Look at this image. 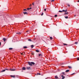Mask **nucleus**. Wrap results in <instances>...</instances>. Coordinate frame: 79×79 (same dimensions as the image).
I'll use <instances>...</instances> for the list:
<instances>
[{"mask_svg": "<svg viewBox=\"0 0 79 79\" xmlns=\"http://www.w3.org/2000/svg\"><path fill=\"white\" fill-rule=\"evenodd\" d=\"M2 40H3L5 42L6 41V39L5 38H3Z\"/></svg>", "mask_w": 79, "mask_h": 79, "instance_id": "nucleus-10", "label": "nucleus"}, {"mask_svg": "<svg viewBox=\"0 0 79 79\" xmlns=\"http://www.w3.org/2000/svg\"><path fill=\"white\" fill-rule=\"evenodd\" d=\"M9 50H13V48H9Z\"/></svg>", "mask_w": 79, "mask_h": 79, "instance_id": "nucleus-17", "label": "nucleus"}, {"mask_svg": "<svg viewBox=\"0 0 79 79\" xmlns=\"http://www.w3.org/2000/svg\"><path fill=\"white\" fill-rule=\"evenodd\" d=\"M64 11V10H59V12H60V13H62V12H63V11Z\"/></svg>", "mask_w": 79, "mask_h": 79, "instance_id": "nucleus-2", "label": "nucleus"}, {"mask_svg": "<svg viewBox=\"0 0 79 79\" xmlns=\"http://www.w3.org/2000/svg\"><path fill=\"white\" fill-rule=\"evenodd\" d=\"M21 55H24V53L23 52L21 53Z\"/></svg>", "mask_w": 79, "mask_h": 79, "instance_id": "nucleus-36", "label": "nucleus"}, {"mask_svg": "<svg viewBox=\"0 0 79 79\" xmlns=\"http://www.w3.org/2000/svg\"><path fill=\"white\" fill-rule=\"evenodd\" d=\"M1 45V42H0V46Z\"/></svg>", "mask_w": 79, "mask_h": 79, "instance_id": "nucleus-46", "label": "nucleus"}, {"mask_svg": "<svg viewBox=\"0 0 79 79\" xmlns=\"http://www.w3.org/2000/svg\"><path fill=\"white\" fill-rule=\"evenodd\" d=\"M31 64H33V65H34V64H35V63L33 62H31Z\"/></svg>", "mask_w": 79, "mask_h": 79, "instance_id": "nucleus-11", "label": "nucleus"}, {"mask_svg": "<svg viewBox=\"0 0 79 79\" xmlns=\"http://www.w3.org/2000/svg\"><path fill=\"white\" fill-rule=\"evenodd\" d=\"M65 18H66V19H67L68 18V16H66V17H65Z\"/></svg>", "mask_w": 79, "mask_h": 79, "instance_id": "nucleus-25", "label": "nucleus"}, {"mask_svg": "<svg viewBox=\"0 0 79 79\" xmlns=\"http://www.w3.org/2000/svg\"><path fill=\"white\" fill-rule=\"evenodd\" d=\"M23 13L24 14V15H28V13L26 12H23Z\"/></svg>", "mask_w": 79, "mask_h": 79, "instance_id": "nucleus-3", "label": "nucleus"}, {"mask_svg": "<svg viewBox=\"0 0 79 79\" xmlns=\"http://www.w3.org/2000/svg\"><path fill=\"white\" fill-rule=\"evenodd\" d=\"M27 10H28V11H29V10H30V9H29V8H27Z\"/></svg>", "mask_w": 79, "mask_h": 79, "instance_id": "nucleus-37", "label": "nucleus"}, {"mask_svg": "<svg viewBox=\"0 0 79 79\" xmlns=\"http://www.w3.org/2000/svg\"><path fill=\"white\" fill-rule=\"evenodd\" d=\"M27 69L28 70H29V69H31V67H27Z\"/></svg>", "mask_w": 79, "mask_h": 79, "instance_id": "nucleus-5", "label": "nucleus"}, {"mask_svg": "<svg viewBox=\"0 0 79 79\" xmlns=\"http://www.w3.org/2000/svg\"><path fill=\"white\" fill-rule=\"evenodd\" d=\"M5 70L4 69V70H3L1 71V73H3V72H5Z\"/></svg>", "mask_w": 79, "mask_h": 79, "instance_id": "nucleus-13", "label": "nucleus"}, {"mask_svg": "<svg viewBox=\"0 0 79 79\" xmlns=\"http://www.w3.org/2000/svg\"><path fill=\"white\" fill-rule=\"evenodd\" d=\"M78 2H79V0L78 1Z\"/></svg>", "mask_w": 79, "mask_h": 79, "instance_id": "nucleus-48", "label": "nucleus"}, {"mask_svg": "<svg viewBox=\"0 0 79 79\" xmlns=\"http://www.w3.org/2000/svg\"><path fill=\"white\" fill-rule=\"evenodd\" d=\"M57 15H55L54 16L55 17H57Z\"/></svg>", "mask_w": 79, "mask_h": 79, "instance_id": "nucleus-35", "label": "nucleus"}, {"mask_svg": "<svg viewBox=\"0 0 79 79\" xmlns=\"http://www.w3.org/2000/svg\"><path fill=\"white\" fill-rule=\"evenodd\" d=\"M37 75H40V73H37Z\"/></svg>", "mask_w": 79, "mask_h": 79, "instance_id": "nucleus-27", "label": "nucleus"}, {"mask_svg": "<svg viewBox=\"0 0 79 79\" xmlns=\"http://www.w3.org/2000/svg\"><path fill=\"white\" fill-rule=\"evenodd\" d=\"M10 71H15V70H16V69H10Z\"/></svg>", "mask_w": 79, "mask_h": 79, "instance_id": "nucleus-7", "label": "nucleus"}, {"mask_svg": "<svg viewBox=\"0 0 79 79\" xmlns=\"http://www.w3.org/2000/svg\"><path fill=\"white\" fill-rule=\"evenodd\" d=\"M27 32H29V31H26Z\"/></svg>", "mask_w": 79, "mask_h": 79, "instance_id": "nucleus-41", "label": "nucleus"}, {"mask_svg": "<svg viewBox=\"0 0 79 79\" xmlns=\"http://www.w3.org/2000/svg\"><path fill=\"white\" fill-rule=\"evenodd\" d=\"M42 56L41 54H39V56Z\"/></svg>", "mask_w": 79, "mask_h": 79, "instance_id": "nucleus-33", "label": "nucleus"}, {"mask_svg": "<svg viewBox=\"0 0 79 79\" xmlns=\"http://www.w3.org/2000/svg\"><path fill=\"white\" fill-rule=\"evenodd\" d=\"M67 10H64V11H63V12H65V13H66V12H67Z\"/></svg>", "mask_w": 79, "mask_h": 79, "instance_id": "nucleus-18", "label": "nucleus"}, {"mask_svg": "<svg viewBox=\"0 0 79 79\" xmlns=\"http://www.w3.org/2000/svg\"><path fill=\"white\" fill-rule=\"evenodd\" d=\"M32 5H33V6H34V3L33 2V3H32Z\"/></svg>", "mask_w": 79, "mask_h": 79, "instance_id": "nucleus-38", "label": "nucleus"}, {"mask_svg": "<svg viewBox=\"0 0 79 79\" xmlns=\"http://www.w3.org/2000/svg\"><path fill=\"white\" fill-rule=\"evenodd\" d=\"M69 70H67L65 71L66 73H68V72H69Z\"/></svg>", "mask_w": 79, "mask_h": 79, "instance_id": "nucleus-15", "label": "nucleus"}, {"mask_svg": "<svg viewBox=\"0 0 79 79\" xmlns=\"http://www.w3.org/2000/svg\"><path fill=\"white\" fill-rule=\"evenodd\" d=\"M5 71H6V70L7 71H9V69H5Z\"/></svg>", "mask_w": 79, "mask_h": 79, "instance_id": "nucleus-24", "label": "nucleus"}, {"mask_svg": "<svg viewBox=\"0 0 79 79\" xmlns=\"http://www.w3.org/2000/svg\"><path fill=\"white\" fill-rule=\"evenodd\" d=\"M19 15H15V18H19Z\"/></svg>", "mask_w": 79, "mask_h": 79, "instance_id": "nucleus-6", "label": "nucleus"}, {"mask_svg": "<svg viewBox=\"0 0 79 79\" xmlns=\"http://www.w3.org/2000/svg\"><path fill=\"white\" fill-rule=\"evenodd\" d=\"M29 9H30V10L31 9H32V8L31 7H30L29 8Z\"/></svg>", "mask_w": 79, "mask_h": 79, "instance_id": "nucleus-43", "label": "nucleus"}, {"mask_svg": "<svg viewBox=\"0 0 79 79\" xmlns=\"http://www.w3.org/2000/svg\"><path fill=\"white\" fill-rule=\"evenodd\" d=\"M31 5H32V4H30V6H31Z\"/></svg>", "mask_w": 79, "mask_h": 79, "instance_id": "nucleus-45", "label": "nucleus"}, {"mask_svg": "<svg viewBox=\"0 0 79 79\" xmlns=\"http://www.w3.org/2000/svg\"><path fill=\"white\" fill-rule=\"evenodd\" d=\"M68 67H69V69H71V66H68Z\"/></svg>", "mask_w": 79, "mask_h": 79, "instance_id": "nucleus-23", "label": "nucleus"}, {"mask_svg": "<svg viewBox=\"0 0 79 79\" xmlns=\"http://www.w3.org/2000/svg\"><path fill=\"white\" fill-rule=\"evenodd\" d=\"M68 14V13H64V15H67Z\"/></svg>", "mask_w": 79, "mask_h": 79, "instance_id": "nucleus-34", "label": "nucleus"}, {"mask_svg": "<svg viewBox=\"0 0 79 79\" xmlns=\"http://www.w3.org/2000/svg\"><path fill=\"white\" fill-rule=\"evenodd\" d=\"M75 16H76V15H74V17H75Z\"/></svg>", "mask_w": 79, "mask_h": 79, "instance_id": "nucleus-47", "label": "nucleus"}, {"mask_svg": "<svg viewBox=\"0 0 79 79\" xmlns=\"http://www.w3.org/2000/svg\"><path fill=\"white\" fill-rule=\"evenodd\" d=\"M55 1V0H51V2H54Z\"/></svg>", "mask_w": 79, "mask_h": 79, "instance_id": "nucleus-31", "label": "nucleus"}, {"mask_svg": "<svg viewBox=\"0 0 79 79\" xmlns=\"http://www.w3.org/2000/svg\"><path fill=\"white\" fill-rule=\"evenodd\" d=\"M23 70H26V68L24 67H23L22 68Z\"/></svg>", "mask_w": 79, "mask_h": 79, "instance_id": "nucleus-12", "label": "nucleus"}, {"mask_svg": "<svg viewBox=\"0 0 79 79\" xmlns=\"http://www.w3.org/2000/svg\"><path fill=\"white\" fill-rule=\"evenodd\" d=\"M21 34V33L20 32L16 33L17 34H19V35H20V34Z\"/></svg>", "mask_w": 79, "mask_h": 79, "instance_id": "nucleus-14", "label": "nucleus"}, {"mask_svg": "<svg viewBox=\"0 0 79 79\" xmlns=\"http://www.w3.org/2000/svg\"><path fill=\"white\" fill-rule=\"evenodd\" d=\"M23 48H27V47L26 46H23Z\"/></svg>", "mask_w": 79, "mask_h": 79, "instance_id": "nucleus-16", "label": "nucleus"}, {"mask_svg": "<svg viewBox=\"0 0 79 79\" xmlns=\"http://www.w3.org/2000/svg\"><path fill=\"white\" fill-rule=\"evenodd\" d=\"M63 45H67L68 44H64Z\"/></svg>", "mask_w": 79, "mask_h": 79, "instance_id": "nucleus-30", "label": "nucleus"}, {"mask_svg": "<svg viewBox=\"0 0 79 79\" xmlns=\"http://www.w3.org/2000/svg\"><path fill=\"white\" fill-rule=\"evenodd\" d=\"M67 5L68 6H70V5L69 4H67Z\"/></svg>", "mask_w": 79, "mask_h": 79, "instance_id": "nucleus-32", "label": "nucleus"}, {"mask_svg": "<svg viewBox=\"0 0 79 79\" xmlns=\"http://www.w3.org/2000/svg\"><path fill=\"white\" fill-rule=\"evenodd\" d=\"M31 48H33V47H34V45H31Z\"/></svg>", "mask_w": 79, "mask_h": 79, "instance_id": "nucleus-20", "label": "nucleus"}, {"mask_svg": "<svg viewBox=\"0 0 79 79\" xmlns=\"http://www.w3.org/2000/svg\"><path fill=\"white\" fill-rule=\"evenodd\" d=\"M77 61H79V57H78L77 58Z\"/></svg>", "mask_w": 79, "mask_h": 79, "instance_id": "nucleus-29", "label": "nucleus"}, {"mask_svg": "<svg viewBox=\"0 0 79 79\" xmlns=\"http://www.w3.org/2000/svg\"><path fill=\"white\" fill-rule=\"evenodd\" d=\"M61 77H62V79H64L65 78V77H64L63 75H61Z\"/></svg>", "mask_w": 79, "mask_h": 79, "instance_id": "nucleus-4", "label": "nucleus"}, {"mask_svg": "<svg viewBox=\"0 0 79 79\" xmlns=\"http://www.w3.org/2000/svg\"><path fill=\"white\" fill-rule=\"evenodd\" d=\"M55 78L56 79H58V76H57V75L55 76Z\"/></svg>", "mask_w": 79, "mask_h": 79, "instance_id": "nucleus-9", "label": "nucleus"}, {"mask_svg": "<svg viewBox=\"0 0 79 79\" xmlns=\"http://www.w3.org/2000/svg\"><path fill=\"white\" fill-rule=\"evenodd\" d=\"M62 74H63V75H65V73H64V72H62Z\"/></svg>", "mask_w": 79, "mask_h": 79, "instance_id": "nucleus-19", "label": "nucleus"}, {"mask_svg": "<svg viewBox=\"0 0 79 79\" xmlns=\"http://www.w3.org/2000/svg\"><path fill=\"white\" fill-rule=\"evenodd\" d=\"M46 9H44V11H46Z\"/></svg>", "mask_w": 79, "mask_h": 79, "instance_id": "nucleus-42", "label": "nucleus"}, {"mask_svg": "<svg viewBox=\"0 0 79 79\" xmlns=\"http://www.w3.org/2000/svg\"><path fill=\"white\" fill-rule=\"evenodd\" d=\"M43 15H44V13H42L41 14V16H43Z\"/></svg>", "mask_w": 79, "mask_h": 79, "instance_id": "nucleus-26", "label": "nucleus"}, {"mask_svg": "<svg viewBox=\"0 0 79 79\" xmlns=\"http://www.w3.org/2000/svg\"><path fill=\"white\" fill-rule=\"evenodd\" d=\"M75 44H77V42H75Z\"/></svg>", "mask_w": 79, "mask_h": 79, "instance_id": "nucleus-40", "label": "nucleus"}, {"mask_svg": "<svg viewBox=\"0 0 79 79\" xmlns=\"http://www.w3.org/2000/svg\"><path fill=\"white\" fill-rule=\"evenodd\" d=\"M23 11H27V10H26V9H24L23 10Z\"/></svg>", "mask_w": 79, "mask_h": 79, "instance_id": "nucleus-28", "label": "nucleus"}, {"mask_svg": "<svg viewBox=\"0 0 79 79\" xmlns=\"http://www.w3.org/2000/svg\"><path fill=\"white\" fill-rule=\"evenodd\" d=\"M75 74V73H73V74H72V75H73V74Z\"/></svg>", "mask_w": 79, "mask_h": 79, "instance_id": "nucleus-44", "label": "nucleus"}, {"mask_svg": "<svg viewBox=\"0 0 79 79\" xmlns=\"http://www.w3.org/2000/svg\"><path fill=\"white\" fill-rule=\"evenodd\" d=\"M10 77H13V78H15V76L13 75H10Z\"/></svg>", "mask_w": 79, "mask_h": 79, "instance_id": "nucleus-8", "label": "nucleus"}, {"mask_svg": "<svg viewBox=\"0 0 79 79\" xmlns=\"http://www.w3.org/2000/svg\"><path fill=\"white\" fill-rule=\"evenodd\" d=\"M28 63L29 65H30V66H32V64L31 62H28Z\"/></svg>", "mask_w": 79, "mask_h": 79, "instance_id": "nucleus-1", "label": "nucleus"}, {"mask_svg": "<svg viewBox=\"0 0 79 79\" xmlns=\"http://www.w3.org/2000/svg\"><path fill=\"white\" fill-rule=\"evenodd\" d=\"M35 51L36 52H39V51L38 50H36Z\"/></svg>", "mask_w": 79, "mask_h": 79, "instance_id": "nucleus-21", "label": "nucleus"}, {"mask_svg": "<svg viewBox=\"0 0 79 79\" xmlns=\"http://www.w3.org/2000/svg\"><path fill=\"white\" fill-rule=\"evenodd\" d=\"M28 41H30V42H32V40L31 39H28Z\"/></svg>", "mask_w": 79, "mask_h": 79, "instance_id": "nucleus-22", "label": "nucleus"}, {"mask_svg": "<svg viewBox=\"0 0 79 79\" xmlns=\"http://www.w3.org/2000/svg\"><path fill=\"white\" fill-rule=\"evenodd\" d=\"M50 39H51V40H52V37H50Z\"/></svg>", "mask_w": 79, "mask_h": 79, "instance_id": "nucleus-39", "label": "nucleus"}]
</instances>
